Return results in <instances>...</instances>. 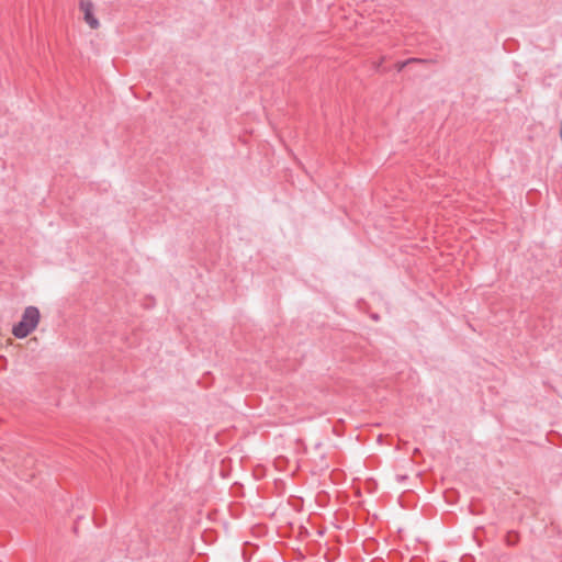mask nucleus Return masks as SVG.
Instances as JSON below:
<instances>
[{
  "mask_svg": "<svg viewBox=\"0 0 562 562\" xmlns=\"http://www.w3.org/2000/svg\"><path fill=\"white\" fill-rule=\"evenodd\" d=\"M40 321V311L35 306H27L21 321L13 326L12 333L16 338H24L32 333Z\"/></svg>",
  "mask_w": 562,
  "mask_h": 562,
  "instance_id": "obj_1",
  "label": "nucleus"
},
{
  "mask_svg": "<svg viewBox=\"0 0 562 562\" xmlns=\"http://www.w3.org/2000/svg\"><path fill=\"white\" fill-rule=\"evenodd\" d=\"M80 10L83 12V19L87 22V24L93 30L98 29L100 23L98 19L93 15L92 2L89 0H81Z\"/></svg>",
  "mask_w": 562,
  "mask_h": 562,
  "instance_id": "obj_2",
  "label": "nucleus"
},
{
  "mask_svg": "<svg viewBox=\"0 0 562 562\" xmlns=\"http://www.w3.org/2000/svg\"><path fill=\"white\" fill-rule=\"evenodd\" d=\"M508 543L513 544L514 541H512L510 537H508Z\"/></svg>",
  "mask_w": 562,
  "mask_h": 562,
  "instance_id": "obj_3",
  "label": "nucleus"
}]
</instances>
